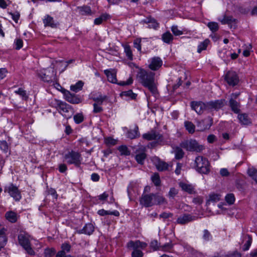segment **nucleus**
<instances>
[{
    "label": "nucleus",
    "instance_id": "f257e3e1",
    "mask_svg": "<svg viewBox=\"0 0 257 257\" xmlns=\"http://www.w3.org/2000/svg\"><path fill=\"white\" fill-rule=\"evenodd\" d=\"M155 73L151 71H147L141 69L137 74V79L139 82L148 88L154 95L157 94L158 90L155 83Z\"/></svg>",
    "mask_w": 257,
    "mask_h": 257
},
{
    "label": "nucleus",
    "instance_id": "f03ea898",
    "mask_svg": "<svg viewBox=\"0 0 257 257\" xmlns=\"http://www.w3.org/2000/svg\"><path fill=\"white\" fill-rule=\"evenodd\" d=\"M195 164L196 170L200 173L206 174L209 173V163L208 160L202 156L196 158Z\"/></svg>",
    "mask_w": 257,
    "mask_h": 257
},
{
    "label": "nucleus",
    "instance_id": "7ed1b4c3",
    "mask_svg": "<svg viewBox=\"0 0 257 257\" xmlns=\"http://www.w3.org/2000/svg\"><path fill=\"white\" fill-rule=\"evenodd\" d=\"M143 137L144 139L147 140H155L157 141V142H153L150 143L151 147H155L157 145H162L164 140L162 135L154 130H152L150 132L144 134Z\"/></svg>",
    "mask_w": 257,
    "mask_h": 257
},
{
    "label": "nucleus",
    "instance_id": "20e7f679",
    "mask_svg": "<svg viewBox=\"0 0 257 257\" xmlns=\"http://www.w3.org/2000/svg\"><path fill=\"white\" fill-rule=\"evenodd\" d=\"M180 146L189 151L200 152L204 149L202 145H200L195 140H187L181 143Z\"/></svg>",
    "mask_w": 257,
    "mask_h": 257
},
{
    "label": "nucleus",
    "instance_id": "39448f33",
    "mask_svg": "<svg viewBox=\"0 0 257 257\" xmlns=\"http://www.w3.org/2000/svg\"><path fill=\"white\" fill-rule=\"evenodd\" d=\"M65 159L69 164H74L76 167H79L81 164V155L76 152L72 151L65 154Z\"/></svg>",
    "mask_w": 257,
    "mask_h": 257
},
{
    "label": "nucleus",
    "instance_id": "423d86ee",
    "mask_svg": "<svg viewBox=\"0 0 257 257\" xmlns=\"http://www.w3.org/2000/svg\"><path fill=\"white\" fill-rule=\"evenodd\" d=\"M19 243L31 255L34 254V251L32 249L30 245V241L28 236L26 234H20L18 236Z\"/></svg>",
    "mask_w": 257,
    "mask_h": 257
},
{
    "label": "nucleus",
    "instance_id": "0eeeda50",
    "mask_svg": "<svg viewBox=\"0 0 257 257\" xmlns=\"http://www.w3.org/2000/svg\"><path fill=\"white\" fill-rule=\"evenodd\" d=\"M224 99H219L207 102H206V110L210 112L214 110L218 111L224 106Z\"/></svg>",
    "mask_w": 257,
    "mask_h": 257
},
{
    "label": "nucleus",
    "instance_id": "6e6552de",
    "mask_svg": "<svg viewBox=\"0 0 257 257\" xmlns=\"http://www.w3.org/2000/svg\"><path fill=\"white\" fill-rule=\"evenodd\" d=\"M4 191L5 192H8L11 196L16 201H19L21 198L20 192L13 184H11L9 186L6 187Z\"/></svg>",
    "mask_w": 257,
    "mask_h": 257
},
{
    "label": "nucleus",
    "instance_id": "1a4fd4ad",
    "mask_svg": "<svg viewBox=\"0 0 257 257\" xmlns=\"http://www.w3.org/2000/svg\"><path fill=\"white\" fill-rule=\"evenodd\" d=\"M57 105L59 109L64 113L63 115L65 117L70 118L71 117L73 113V110L71 105L61 101L58 102Z\"/></svg>",
    "mask_w": 257,
    "mask_h": 257
},
{
    "label": "nucleus",
    "instance_id": "9d476101",
    "mask_svg": "<svg viewBox=\"0 0 257 257\" xmlns=\"http://www.w3.org/2000/svg\"><path fill=\"white\" fill-rule=\"evenodd\" d=\"M154 198V194L142 195L140 199V203L146 207L152 206L154 203L153 200Z\"/></svg>",
    "mask_w": 257,
    "mask_h": 257
},
{
    "label": "nucleus",
    "instance_id": "9b49d317",
    "mask_svg": "<svg viewBox=\"0 0 257 257\" xmlns=\"http://www.w3.org/2000/svg\"><path fill=\"white\" fill-rule=\"evenodd\" d=\"M225 79L229 85L232 86L236 85L239 81L238 77L234 71H228L225 75Z\"/></svg>",
    "mask_w": 257,
    "mask_h": 257
},
{
    "label": "nucleus",
    "instance_id": "f8f14e48",
    "mask_svg": "<svg viewBox=\"0 0 257 257\" xmlns=\"http://www.w3.org/2000/svg\"><path fill=\"white\" fill-rule=\"evenodd\" d=\"M191 107L198 114H201L204 110H206V103L201 101H192L191 104Z\"/></svg>",
    "mask_w": 257,
    "mask_h": 257
},
{
    "label": "nucleus",
    "instance_id": "ddd939ff",
    "mask_svg": "<svg viewBox=\"0 0 257 257\" xmlns=\"http://www.w3.org/2000/svg\"><path fill=\"white\" fill-rule=\"evenodd\" d=\"M196 218V217L195 216H192L189 214H184L178 218L177 222L179 224H185L195 220Z\"/></svg>",
    "mask_w": 257,
    "mask_h": 257
},
{
    "label": "nucleus",
    "instance_id": "4468645a",
    "mask_svg": "<svg viewBox=\"0 0 257 257\" xmlns=\"http://www.w3.org/2000/svg\"><path fill=\"white\" fill-rule=\"evenodd\" d=\"M63 92L66 100L70 103L77 104L80 102V100L79 98L77 97L75 94L71 93L69 91L64 90Z\"/></svg>",
    "mask_w": 257,
    "mask_h": 257
},
{
    "label": "nucleus",
    "instance_id": "2eb2a0df",
    "mask_svg": "<svg viewBox=\"0 0 257 257\" xmlns=\"http://www.w3.org/2000/svg\"><path fill=\"white\" fill-rule=\"evenodd\" d=\"M104 72L107 76V79L109 82L113 83H117L116 71L115 69L105 70Z\"/></svg>",
    "mask_w": 257,
    "mask_h": 257
},
{
    "label": "nucleus",
    "instance_id": "dca6fc26",
    "mask_svg": "<svg viewBox=\"0 0 257 257\" xmlns=\"http://www.w3.org/2000/svg\"><path fill=\"white\" fill-rule=\"evenodd\" d=\"M162 65V61L159 57H154L152 59L149 68L153 70H157Z\"/></svg>",
    "mask_w": 257,
    "mask_h": 257
},
{
    "label": "nucleus",
    "instance_id": "f3484780",
    "mask_svg": "<svg viewBox=\"0 0 257 257\" xmlns=\"http://www.w3.org/2000/svg\"><path fill=\"white\" fill-rule=\"evenodd\" d=\"M94 231V226L91 223L86 224L82 229L77 231L78 233H84L87 235L91 234Z\"/></svg>",
    "mask_w": 257,
    "mask_h": 257
},
{
    "label": "nucleus",
    "instance_id": "a211bd4d",
    "mask_svg": "<svg viewBox=\"0 0 257 257\" xmlns=\"http://www.w3.org/2000/svg\"><path fill=\"white\" fill-rule=\"evenodd\" d=\"M142 23L148 24L149 27L156 29L159 26V24L156 20L151 17L147 18L142 21Z\"/></svg>",
    "mask_w": 257,
    "mask_h": 257
},
{
    "label": "nucleus",
    "instance_id": "6ab92c4d",
    "mask_svg": "<svg viewBox=\"0 0 257 257\" xmlns=\"http://www.w3.org/2000/svg\"><path fill=\"white\" fill-rule=\"evenodd\" d=\"M179 186L183 191L187 192L189 194H191L195 193L193 187L190 184L181 182L179 183Z\"/></svg>",
    "mask_w": 257,
    "mask_h": 257
},
{
    "label": "nucleus",
    "instance_id": "aec40b11",
    "mask_svg": "<svg viewBox=\"0 0 257 257\" xmlns=\"http://www.w3.org/2000/svg\"><path fill=\"white\" fill-rule=\"evenodd\" d=\"M43 23L45 27L50 26L52 28H56L57 23H55L53 18L49 15H47L46 18L43 20Z\"/></svg>",
    "mask_w": 257,
    "mask_h": 257
},
{
    "label": "nucleus",
    "instance_id": "412c9836",
    "mask_svg": "<svg viewBox=\"0 0 257 257\" xmlns=\"http://www.w3.org/2000/svg\"><path fill=\"white\" fill-rule=\"evenodd\" d=\"M252 242V238L251 236L248 234L243 235L242 243L244 242L243 250H247L249 249Z\"/></svg>",
    "mask_w": 257,
    "mask_h": 257
},
{
    "label": "nucleus",
    "instance_id": "4be33fe9",
    "mask_svg": "<svg viewBox=\"0 0 257 257\" xmlns=\"http://www.w3.org/2000/svg\"><path fill=\"white\" fill-rule=\"evenodd\" d=\"M220 21L223 24H228L231 28L233 27H235V25H232V23L235 22V19H233L232 17L224 16Z\"/></svg>",
    "mask_w": 257,
    "mask_h": 257
},
{
    "label": "nucleus",
    "instance_id": "5701e85b",
    "mask_svg": "<svg viewBox=\"0 0 257 257\" xmlns=\"http://www.w3.org/2000/svg\"><path fill=\"white\" fill-rule=\"evenodd\" d=\"M154 200L155 201L154 204H156L157 205H163L166 204L167 203V200L164 197L157 194H154Z\"/></svg>",
    "mask_w": 257,
    "mask_h": 257
},
{
    "label": "nucleus",
    "instance_id": "b1692460",
    "mask_svg": "<svg viewBox=\"0 0 257 257\" xmlns=\"http://www.w3.org/2000/svg\"><path fill=\"white\" fill-rule=\"evenodd\" d=\"M229 106L231 108V110L234 113H238L239 112L240 110L238 108L239 104L232 98H231L229 100Z\"/></svg>",
    "mask_w": 257,
    "mask_h": 257
},
{
    "label": "nucleus",
    "instance_id": "393cba45",
    "mask_svg": "<svg viewBox=\"0 0 257 257\" xmlns=\"http://www.w3.org/2000/svg\"><path fill=\"white\" fill-rule=\"evenodd\" d=\"M162 39L164 42L169 44L173 40V36L169 31H167L162 35Z\"/></svg>",
    "mask_w": 257,
    "mask_h": 257
},
{
    "label": "nucleus",
    "instance_id": "a878e982",
    "mask_svg": "<svg viewBox=\"0 0 257 257\" xmlns=\"http://www.w3.org/2000/svg\"><path fill=\"white\" fill-rule=\"evenodd\" d=\"M238 118L240 122L243 124L247 125L251 123L248 115L245 113L238 114Z\"/></svg>",
    "mask_w": 257,
    "mask_h": 257
},
{
    "label": "nucleus",
    "instance_id": "bb28decb",
    "mask_svg": "<svg viewBox=\"0 0 257 257\" xmlns=\"http://www.w3.org/2000/svg\"><path fill=\"white\" fill-rule=\"evenodd\" d=\"M5 216L9 221L14 223L17 221V215L16 213L13 211H9L6 213Z\"/></svg>",
    "mask_w": 257,
    "mask_h": 257
},
{
    "label": "nucleus",
    "instance_id": "cd10ccee",
    "mask_svg": "<svg viewBox=\"0 0 257 257\" xmlns=\"http://www.w3.org/2000/svg\"><path fill=\"white\" fill-rule=\"evenodd\" d=\"M98 214L100 216H104L106 215H113L115 216H118L119 215V213L118 211L115 210L114 211H106L104 209L99 210L97 212Z\"/></svg>",
    "mask_w": 257,
    "mask_h": 257
},
{
    "label": "nucleus",
    "instance_id": "c85d7f7f",
    "mask_svg": "<svg viewBox=\"0 0 257 257\" xmlns=\"http://www.w3.org/2000/svg\"><path fill=\"white\" fill-rule=\"evenodd\" d=\"M139 128L138 126H136L134 130H130L127 133V138L133 139L139 136Z\"/></svg>",
    "mask_w": 257,
    "mask_h": 257
},
{
    "label": "nucleus",
    "instance_id": "c756f323",
    "mask_svg": "<svg viewBox=\"0 0 257 257\" xmlns=\"http://www.w3.org/2000/svg\"><path fill=\"white\" fill-rule=\"evenodd\" d=\"M156 166L157 169L159 171H164L165 170H167L169 167V165L167 163L160 160H159L158 163L156 164Z\"/></svg>",
    "mask_w": 257,
    "mask_h": 257
},
{
    "label": "nucleus",
    "instance_id": "7c9ffc66",
    "mask_svg": "<svg viewBox=\"0 0 257 257\" xmlns=\"http://www.w3.org/2000/svg\"><path fill=\"white\" fill-rule=\"evenodd\" d=\"M110 17V16L107 14H103L101 15L99 18H96L94 20V24L95 25H100L101 24L103 21H105L108 19Z\"/></svg>",
    "mask_w": 257,
    "mask_h": 257
},
{
    "label": "nucleus",
    "instance_id": "2f4dec72",
    "mask_svg": "<svg viewBox=\"0 0 257 257\" xmlns=\"http://www.w3.org/2000/svg\"><path fill=\"white\" fill-rule=\"evenodd\" d=\"M184 125L190 134H193L194 133L195 126L192 122L186 121L184 122Z\"/></svg>",
    "mask_w": 257,
    "mask_h": 257
},
{
    "label": "nucleus",
    "instance_id": "473e14b6",
    "mask_svg": "<svg viewBox=\"0 0 257 257\" xmlns=\"http://www.w3.org/2000/svg\"><path fill=\"white\" fill-rule=\"evenodd\" d=\"M174 153L175 154V159L177 160L182 159L184 155V153L183 152L182 149L178 147L175 148L174 150Z\"/></svg>",
    "mask_w": 257,
    "mask_h": 257
},
{
    "label": "nucleus",
    "instance_id": "72a5a7b5",
    "mask_svg": "<svg viewBox=\"0 0 257 257\" xmlns=\"http://www.w3.org/2000/svg\"><path fill=\"white\" fill-rule=\"evenodd\" d=\"M209 42L208 39H205L203 42H201L198 47L197 52L201 53L202 51L205 50Z\"/></svg>",
    "mask_w": 257,
    "mask_h": 257
},
{
    "label": "nucleus",
    "instance_id": "f704fd0d",
    "mask_svg": "<svg viewBox=\"0 0 257 257\" xmlns=\"http://www.w3.org/2000/svg\"><path fill=\"white\" fill-rule=\"evenodd\" d=\"M146 158V154L145 153H141L136 156V160L140 164H143L144 161Z\"/></svg>",
    "mask_w": 257,
    "mask_h": 257
},
{
    "label": "nucleus",
    "instance_id": "c9c22d12",
    "mask_svg": "<svg viewBox=\"0 0 257 257\" xmlns=\"http://www.w3.org/2000/svg\"><path fill=\"white\" fill-rule=\"evenodd\" d=\"M247 173L257 183V170L254 168H249L247 171Z\"/></svg>",
    "mask_w": 257,
    "mask_h": 257
},
{
    "label": "nucleus",
    "instance_id": "e433bc0d",
    "mask_svg": "<svg viewBox=\"0 0 257 257\" xmlns=\"http://www.w3.org/2000/svg\"><path fill=\"white\" fill-rule=\"evenodd\" d=\"M83 85V83L81 81H79L75 85L71 86V90L76 92L81 89Z\"/></svg>",
    "mask_w": 257,
    "mask_h": 257
},
{
    "label": "nucleus",
    "instance_id": "4c0bfd02",
    "mask_svg": "<svg viewBox=\"0 0 257 257\" xmlns=\"http://www.w3.org/2000/svg\"><path fill=\"white\" fill-rule=\"evenodd\" d=\"M118 150L121 153V155L127 156L130 155V151L128 150V148L126 146L122 145L119 146Z\"/></svg>",
    "mask_w": 257,
    "mask_h": 257
},
{
    "label": "nucleus",
    "instance_id": "58836bf2",
    "mask_svg": "<svg viewBox=\"0 0 257 257\" xmlns=\"http://www.w3.org/2000/svg\"><path fill=\"white\" fill-rule=\"evenodd\" d=\"M120 95L121 96L130 97L132 99H135L137 96V94L133 93L132 90H129L126 91H123L121 93Z\"/></svg>",
    "mask_w": 257,
    "mask_h": 257
},
{
    "label": "nucleus",
    "instance_id": "ea45409f",
    "mask_svg": "<svg viewBox=\"0 0 257 257\" xmlns=\"http://www.w3.org/2000/svg\"><path fill=\"white\" fill-rule=\"evenodd\" d=\"M152 180L154 184L156 186H159L161 184V181L160 179V177L158 174H155L152 177Z\"/></svg>",
    "mask_w": 257,
    "mask_h": 257
},
{
    "label": "nucleus",
    "instance_id": "a19ab883",
    "mask_svg": "<svg viewBox=\"0 0 257 257\" xmlns=\"http://www.w3.org/2000/svg\"><path fill=\"white\" fill-rule=\"evenodd\" d=\"M0 149L5 153L8 152L9 146L6 141H0Z\"/></svg>",
    "mask_w": 257,
    "mask_h": 257
},
{
    "label": "nucleus",
    "instance_id": "79ce46f5",
    "mask_svg": "<svg viewBox=\"0 0 257 257\" xmlns=\"http://www.w3.org/2000/svg\"><path fill=\"white\" fill-rule=\"evenodd\" d=\"M141 244V241L139 240L136 241H130L127 243V246L128 247H133L135 249H137V248L139 247V245Z\"/></svg>",
    "mask_w": 257,
    "mask_h": 257
},
{
    "label": "nucleus",
    "instance_id": "37998d69",
    "mask_svg": "<svg viewBox=\"0 0 257 257\" xmlns=\"http://www.w3.org/2000/svg\"><path fill=\"white\" fill-rule=\"evenodd\" d=\"M39 75L40 77H41L42 79L45 81V82H52V79L50 76H49L48 75H47L45 73H41L39 74Z\"/></svg>",
    "mask_w": 257,
    "mask_h": 257
},
{
    "label": "nucleus",
    "instance_id": "c03bdc74",
    "mask_svg": "<svg viewBox=\"0 0 257 257\" xmlns=\"http://www.w3.org/2000/svg\"><path fill=\"white\" fill-rule=\"evenodd\" d=\"M106 98V96H100V97L94 98L93 100L95 101V103L93 104H96L97 105L100 106L104 100Z\"/></svg>",
    "mask_w": 257,
    "mask_h": 257
},
{
    "label": "nucleus",
    "instance_id": "a18cd8bd",
    "mask_svg": "<svg viewBox=\"0 0 257 257\" xmlns=\"http://www.w3.org/2000/svg\"><path fill=\"white\" fill-rule=\"evenodd\" d=\"M208 27L212 32H216L218 29V25L217 23L209 22L208 24Z\"/></svg>",
    "mask_w": 257,
    "mask_h": 257
},
{
    "label": "nucleus",
    "instance_id": "49530a36",
    "mask_svg": "<svg viewBox=\"0 0 257 257\" xmlns=\"http://www.w3.org/2000/svg\"><path fill=\"white\" fill-rule=\"evenodd\" d=\"M124 52L126 53V55L127 56L128 58L130 60H132L133 54L130 46L125 45L124 46Z\"/></svg>",
    "mask_w": 257,
    "mask_h": 257
},
{
    "label": "nucleus",
    "instance_id": "de8ad7c7",
    "mask_svg": "<svg viewBox=\"0 0 257 257\" xmlns=\"http://www.w3.org/2000/svg\"><path fill=\"white\" fill-rule=\"evenodd\" d=\"M220 200V195L219 194H214L210 195V199L207 201V204L210 201L217 202Z\"/></svg>",
    "mask_w": 257,
    "mask_h": 257
},
{
    "label": "nucleus",
    "instance_id": "09e8293b",
    "mask_svg": "<svg viewBox=\"0 0 257 257\" xmlns=\"http://www.w3.org/2000/svg\"><path fill=\"white\" fill-rule=\"evenodd\" d=\"M7 242V237L5 235H0V250L6 244Z\"/></svg>",
    "mask_w": 257,
    "mask_h": 257
},
{
    "label": "nucleus",
    "instance_id": "8fccbe9b",
    "mask_svg": "<svg viewBox=\"0 0 257 257\" xmlns=\"http://www.w3.org/2000/svg\"><path fill=\"white\" fill-rule=\"evenodd\" d=\"M225 200L229 204H232L235 200V197L233 194H227L225 197Z\"/></svg>",
    "mask_w": 257,
    "mask_h": 257
},
{
    "label": "nucleus",
    "instance_id": "3c124183",
    "mask_svg": "<svg viewBox=\"0 0 257 257\" xmlns=\"http://www.w3.org/2000/svg\"><path fill=\"white\" fill-rule=\"evenodd\" d=\"M55 250L54 248H47L45 249L44 254L45 257H52L54 255Z\"/></svg>",
    "mask_w": 257,
    "mask_h": 257
},
{
    "label": "nucleus",
    "instance_id": "603ef678",
    "mask_svg": "<svg viewBox=\"0 0 257 257\" xmlns=\"http://www.w3.org/2000/svg\"><path fill=\"white\" fill-rule=\"evenodd\" d=\"M74 119L76 123H80L83 121V116L81 113H78L74 116Z\"/></svg>",
    "mask_w": 257,
    "mask_h": 257
},
{
    "label": "nucleus",
    "instance_id": "864d4df0",
    "mask_svg": "<svg viewBox=\"0 0 257 257\" xmlns=\"http://www.w3.org/2000/svg\"><path fill=\"white\" fill-rule=\"evenodd\" d=\"M80 10L82 15L90 14L91 12L90 8L87 6L81 7Z\"/></svg>",
    "mask_w": 257,
    "mask_h": 257
},
{
    "label": "nucleus",
    "instance_id": "5fc2aeb1",
    "mask_svg": "<svg viewBox=\"0 0 257 257\" xmlns=\"http://www.w3.org/2000/svg\"><path fill=\"white\" fill-rule=\"evenodd\" d=\"M171 30L175 36H180L183 34L182 31L178 30V27L176 26H173L171 28Z\"/></svg>",
    "mask_w": 257,
    "mask_h": 257
},
{
    "label": "nucleus",
    "instance_id": "6e6d98bb",
    "mask_svg": "<svg viewBox=\"0 0 257 257\" xmlns=\"http://www.w3.org/2000/svg\"><path fill=\"white\" fill-rule=\"evenodd\" d=\"M143 255V252L141 250L137 249H135L132 253V257H142Z\"/></svg>",
    "mask_w": 257,
    "mask_h": 257
},
{
    "label": "nucleus",
    "instance_id": "4d7b16f0",
    "mask_svg": "<svg viewBox=\"0 0 257 257\" xmlns=\"http://www.w3.org/2000/svg\"><path fill=\"white\" fill-rule=\"evenodd\" d=\"M203 238L205 240H207V241L210 240L211 238V233L208 230H207V229L204 230Z\"/></svg>",
    "mask_w": 257,
    "mask_h": 257
},
{
    "label": "nucleus",
    "instance_id": "13d9d810",
    "mask_svg": "<svg viewBox=\"0 0 257 257\" xmlns=\"http://www.w3.org/2000/svg\"><path fill=\"white\" fill-rule=\"evenodd\" d=\"M150 246L152 248L154 249V250H157L158 249H160V246L158 245V242L157 240H154L151 241L150 243Z\"/></svg>",
    "mask_w": 257,
    "mask_h": 257
},
{
    "label": "nucleus",
    "instance_id": "bf43d9fd",
    "mask_svg": "<svg viewBox=\"0 0 257 257\" xmlns=\"http://www.w3.org/2000/svg\"><path fill=\"white\" fill-rule=\"evenodd\" d=\"M71 245L68 243H64L61 245L62 250L65 252H69L70 250Z\"/></svg>",
    "mask_w": 257,
    "mask_h": 257
},
{
    "label": "nucleus",
    "instance_id": "052dcab7",
    "mask_svg": "<svg viewBox=\"0 0 257 257\" xmlns=\"http://www.w3.org/2000/svg\"><path fill=\"white\" fill-rule=\"evenodd\" d=\"M141 39H136L134 41V47L137 48L140 51L141 50Z\"/></svg>",
    "mask_w": 257,
    "mask_h": 257
},
{
    "label": "nucleus",
    "instance_id": "680f3d73",
    "mask_svg": "<svg viewBox=\"0 0 257 257\" xmlns=\"http://www.w3.org/2000/svg\"><path fill=\"white\" fill-rule=\"evenodd\" d=\"M16 93L22 96L23 98L25 99H27L28 98V96L26 95V91L24 90L23 89L20 88L18 91H16Z\"/></svg>",
    "mask_w": 257,
    "mask_h": 257
},
{
    "label": "nucleus",
    "instance_id": "e2e57ef3",
    "mask_svg": "<svg viewBox=\"0 0 257 257\" xmlns=\"http://www.w3.org/2000/svg\"><path fill=\"white\" fill-rule=\"evenodd\" d=\"M15 43L17 50H19L23 47V42L22 39H18L16 40Z\"/></svg>",
    "mask_w": 257,
    "mask_h": 257
},
{
    "label": "nucleus",
    "instance_id": "0e129e2a",
    "mask_svg": "<svg viewBox=\"0 0 257 257\" xmlns=\"http://www.w3.org/2000/svg\"><path fill=\"white\" fill-rule=\"evenodd\" d=\"M173 247V244L170 242L165 244L163 245L160 246L161 249L166 251L169 249L172 248Z\"/></svg>",
    "mask_w": 257,
    "mask_h": 257
},
{
    "label": "nucleus",
    "instance_id": "69168bd1",
    "mask_svg": "<svg viewBox=\"0 0 257 257\" xmlns=\"http://www.w3.org/2000/svg\"><path fill=\"white\" fill-rule=\"evenodd\" d=\"M178 192V190L175 188H171L169 192V196L170 197L174 198Z\"/></svg>",
    "mask_w": 257,
    "mask_h": 257
},
{
    "label": "nucleus",
    "instance_id": "338daca9",
    "mask_svg": "<svg viewBox=\"0 0 257 257\" xmlns=\"http://www.w3.org/2000/svg\"><path fill=\"white\" fill-rule=\"evenodd\" d=\"M67 169V167L66 164H61L59 165V171L61 173H64Z\"/></svg>",
    "mask_w": 257,
    "mask_h": 257
},
{
    "label": "nucleus",
    "instance_id": "774afa93",
    "mask_svg": "<svg viewBox=\"0 0 257 257\" xmlns=\"http://www.w3.org/2000/svg\"><path fill=\"white\" fill-rule=\"evenodd\" d=\"M223 257H241V254L237 252L225 255Z\"/></svg>",
    "mask_w": 257,
    "mask_h": 257
}]
</instances>
